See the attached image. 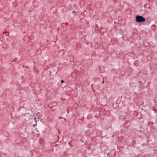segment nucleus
I'll use <instances>...</instances> for the list:
<instances>
[{
    "instance_id": "nucleus-4",
    "label": "nucleus",
    "mask_w": 157,
    "mask_h": 157,
    "mask_svg": "<svg viewBox=\"0 0 157 157\" xmlns=\"http://www.w3.org/2000/svg\"><path fill=\"white\" fill-rule=\"evenodd\" d=\"M76 12L75 11H74L72 12V13H76Z\"/></svg>"
},
{
    "instance_id": "nucleus-5",
    "label": "nucleus",
    "mask_w": 157,
    "mask_h": 157,
    "mask_svg": "<svg viewBox=\"0 0 157 157\" xmlns=\"http://www.w3.org/2000/svg\"><path fill=\"white\" fill-rule=\"evenodd\" d=\"M64 82V81L63 80H62L61 81V82L62 83Z\"/></svg>"
},
{
    "instance_id": "nucleus-6",
    "label": "nucleus",
    "mask_w": 157,
    "mask_h": 157,
    "mask_svg": "<svg viewBox=\"0 0 157 157\" xmlns=\"http://www.w3.org/2000/svg\"><path fill=\"white\" fill-rule=\"evenodd\" d=\"M38 114H39V113H38L37 114V115H38Z\"/></svg>"
},
{
    "instance_id": "nucleus-1",
    "label": "nucleus",
    "mask_w": 157,
    "mask_h": 157,
    "mask_svg": "<svg viewBox=\"0 0 157 157\" xmlns=\"http://www.w3.org/2000/svg\"><path fill=\"white\" fill-rule=\"evenodd\" d=\"M145 19L142 16L137 15L136 17V21L138 22H142L145 21Z\"/></svg>"
},
{
    "instance_id": "nucleus-3",
    "label": "nucleus",
    "mask_w": 157,
    "mask_h": 157,
    "mask_svg": "<svg viewBox=\"0 0 157 157\" xmlns=\"http://www.w3.org/2000/svg\"><path fill=\"white\" fill-rule=\"evenodd\" d=\"M36 124H37V123L36 122V124H33V126L35 127V126H36Z\"/></svg>"
},
{
    "instance_id": "nucleus-2",
    "label": "nucleus",
    "mask_w": 157,
    "mask_h": 157,
    "mask_svg": "<svg viewBox=\"0 0 157 157\" xmlns=\"http://www.w3.org/2000/svg\"><path fill=\"white\" fill-rule=\"evenodd\" d=\"M34 116L35 117L34 119V120L35 121L36 123V117L35 116V115H34Z\"/></svg>"
}]
</instances>
